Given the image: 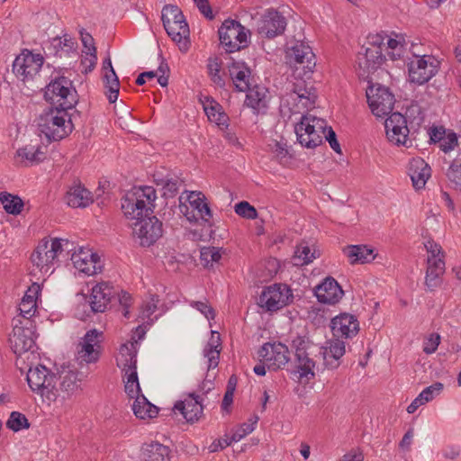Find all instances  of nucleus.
Masks as SVG:
<instances>
[{
    "label": "nucleus",
    "mask_w": 461,
    "mask_h": 461,
    "mask_svg": "<svg viewBox=\"0 0 461 461\" xmlns=\"http://www.w3.org/2000/svg\"><path fill=\"white\" fill-rule=\"evenodd\" d=\"M156 200L157 193L154 187L149 185L135 187L122 198V211L127 219L138 221L153 213Z\"/></svg>",
    "instance_id": "1"
},
{
    "label": "nucleus",
    "mask_w": 461,
    "mask_h": 461,
    "mask_svg": "<svg viewBox=\"0 0 461 461\" xmlns=\"http://www.w3.org/2000/svg\"><path fill=\"white\" fill-rule=\"evenodd\" d=\"M134 344V342L122 344L120 347L119 354L116 357L118 367L124 372L125 393L132 399L140 396V388L137 374L136 348Z\"/></svg>",
    "instance_id": "2"
},
{
    "label": "nucleus",
    "mask_w": 461,
    "mask_h": 461,
    "mask_svg": "<svg viewBox=\"0 0 461 461\" xmlns=\"http://www.w3.org/2000/svg\"><path fill=\"white\" fill-rule=\"evenodd\" d=\"M66 117V111L50 109L41 114L38 122L39 131L49 140H60L73 130L70 119L67 120Z\"/></svg>",
    "instance_id": "3"
},
{
    "label": "nucleus",
    "mask_w": 461,
    "mask_h": 461,
    "mask_svg": "<svg viewBox=\"0 0 461 461\" xmlns=\"http://www.w3.org/2000/svg\"><path fill=\"white\" fill-rule=\"evenodd\" d=\"M294 129L300 144L313 149L322 143L328 124L325 120L307 113L302 116Z\"/></svg>",
    "instance_id": "4"
},
{
    "label": "nucleus",
    "mask_w": 461,
    "mask_h": 461,
    "mask_svg": "<svg viewBox=\"0 0 461 461\" xmlns=\"http://www.w3.org/2000/svg\"><path fill=\"white\" fill-rule=\"evenodd\" d=\"M27 382L30 388L40 394L48 404L57 400L56 375L44 366L39 365L34 368H30L27 374Z\"/></svg>",
    "instance_id": "5"
},
{
    "label": "nucleus",
    "mask_w": 461,
    "mask_h": 461,
    "mask_svg": "<svg viewBox=\"0 0 461 461\" xmlns=\"http://www.w3.org/2000/svg\"><path fill=\"white\" fill-rule=\"evenodd\" d=\"M36 325L33 320L14 317L13 319V332L9 341L14 354L22 355L35 347Z\"/></svg>",
    "instance_id": "6"
},
{
    "label": "nucleus",
    "mask_w": 461,
    "mask_h": 461,
    "mask_svg": "<svg viewBox=\"0 0 461 461\" xmlns=\"http://www.w3.org/2000/svg\"><path fill=\"white\" fill-rule=\"evenodd\" d=\"M221 45L227 52L238 51L249 44L250 31L235 20H225L218 30Z\"/></svg>",
    "instance_id": "7"
},
{
    "label": "nucleus",
    "mask_w": 461,
    "mask_h": 461,
    "mask_svg": "<svg viewBox=\"0 0 461 461\" xmlns=\"http://www.w3.org/2000/svg\"><path fill=\"white\" fill-rule=\"evenodd\" d=\"M386 37L375 34L368 37L369 47L365 48V52H359L357 57V65L359 77H366L375 71L382 64L384 59L383 48Z\"/></svg>",
    "instance_id": "8"
},
{
    "label": "nucleus",
    "mask_w": 461,
    "mask_h": 461,
    "mask_svg": "<svg viewBox=\"0 0 461 461\" xmlns=\"http://www.w3.org/2000/svg\"><path fill=\"white\" fill-rule=\"evenodd\" d=\"M72 83L65 77H59L47 86L44 96L46 100L58 104L63 111L72 109L77 103L76 91L71 89Z\"/></svg>",
    "instance_id": "9"
},
{
    "label": "nucleus",
    "mask_w": 461,
    "mask_h": 461,
    "mask_svg": "<svg viewBox=\"0 0 461 461\" xmlns=\"http://www.w3.org/2000/svg\"><path fill=\"white\" fill-rule=\"evenodd\" d=\"M44 59L41 54H33L24 50L13 62V72L23 82H31L40 77Z\"/></svg>",
    "instance_id": "10"
},
{
    "label": "nucleus",
    "mask_w": 461,
    "mask_h": 461,
    "mask_svg": "<svg viewBox=\"0 0 461 461\" xmlns=\"http://www.w3.org/2000/svg\"><path fill=\"white\" fill-rule=\"evenodd\" d=\"M366 98L373 114L376 117L392 113L395 98L388 87L379 84L371 85L366 89Z\"/></svg>",
    "instance_id": "11"
},
{
    "label": "nucleus",
    "mask_w": 461,
    "mask_h": 461,
    "mask_svg": "<svg viewBox=\"0 0 461 461\" xmlns=\"http://www.w3.org/2000/svg\"><path fill=\"white\" fill-rule=\"evenodd\" d=\"M288 63L296 71L302 70L303 77L310 78L316 66L312 48L303 41H296L286 52Z\"/></svg>",
    "instance_id": "12"
},
{
    "label": "nucleus",
    "mask_w": 461,
    "mask_h": 461,
    "mask_svg": "<svg viewBox=\"0 0 461 461\" xmlns=\"http://www.w3.org/2000/svg\"><path fill=\"white\" fill-rule=\"evenodd\" d=\"M410 81L423 85L430 80L438 71L439 61L433 56H417L409 63Z\"/></svg>",
    "instance_id": "13"
},
{
    "label": "nucleus",
    "mask_w": 461,
    "mask_h": 461,
    "mask_svg": "<svg viewBox=\"0 0 461 461\" xmlns=\"http://www.w3.org/2000/svg\"><path fill=\"white\" fill-rule=\"evenodd\" d=\"M286 25V18L280 12L268 8L258 21L257 33L264 39H274L285 32Z\"/></svg>",
    "instance_id": "14"
},
{
    "label": "nucleus",
    "mask_w": 461,
    "mask_h": 461,
    "mask_svg": "<svg viewBox=\"0 0 461 461\" xmlns=\"http://www.w3.org/2000/svg\"><path fill=\"white\" fill-rule=\"evenodd\" d=\"M292 297V292L287 285L274 284L264 288L258 305L266 311L275 312L287 305Z\"/></svg>",
    "instance_id": "15"
},
{
    "label": "nucleus",
    "mask_w": 461,
    "mask_h": 461,
    "mask_svg": "<svg viewBox=\"0 0 461 461\" xmlns=\"http://www.w3.org/2000/svg\"><path fill=\"white\" fill-rule=\"evenodd\" d=\"M63 241L68 243V240L57 238L50 241L42 240L31 256L32 264L41 270L44 269L48 272L50 266L53 265L58 255L61 253Z\"/></svg>",
    "instance_id": "16"
},
{
    "label": "nucleus",
    "mask_w": 461,
    "mask_h": 461,
    "mask_svg": "<svg viewBox=\"0 0 461 461\" xmlns=\"http://www.w3.org/2000/svg\"><path fill=\"white\" fill-rule=\"evenodd\" d=\"M260 362L269 370L283 369L290 361V351L283 343H265L258 352Z\"/></svg>",
    "instance_id": "17"
},
{
    "label": "nucleus",
    "mask_w": 461,
    "mask_h": 461,
    "mask_svg": "<svg viewBox=\"0 0 461 461\" xmlns=\"http://www.w3.org/2000/svg\"><path fill=\"white\" fill-rule=\"evenodd\" d=\"M103 332L95 329L88 330L77 346V359L86 364H95L100 359L103 347Z\"/></svg>",
    "instance_id": "18"
},
{
    "label": "nucleus",
    "mask_w": 461,
    "mask_h": 461,
    "mask_svg": "<svg viewBox=\"0 0 461 461\" xmlns=\"http://www.w3.org/2000/svg\"><path fill=\"white\" fill-rule=\"evenodd\" d=\"M163 233L162 222L156 216H148L135 222L133 235L142 247L154 244Z\"/></svg>",
    "instance_id": "19"
},
{
    "label": "nucleus",
    "mask_w": 461,
    "mask_h": 461,
    "mask_svg": "<svg viewBox=\"0 0 461 461\" xmlns=\"http://www.w3.org/2000/svg\"><path fill=\"white\" fill-rule=\"evenodd\" d=\"M290 98L294 103L296 112L301 113V110H308L314 106L317 99L316 89L312 82L299 79L294 83Z\"/></svg>",
    "instance_id": "20"
},
{
    "label": "nucleus",
    "mask_w": 461,
    "mask_h": 461,
    "mask_svg": "<svg viewBox=\"0 0 461 461\" xmlns=\"http://www.w3.org/2000/svg\"><path fill=\"white\" fill-rule=\"evenodd\" d=\"M71 260L75 268L87 276L100 273L103 269V263L98 254L87 248H79L72 254Z\"/></svg>",
    "instance_id": "21"
},
{
    "label": "nucleus",
    "mask_w": 461,
    "mask_h": 461,
    "mask_svg": "<svg viewBox=\"0 0 461 461\" xmlns=\"http://www.w3.org/2000/svg\"><path fill=\"white\" fill-rule=\"evenodd\" d=\"M387 139L395 145L405 146L409 129L406 118L400 113H392L384 122Z\"/></svg>",
    "instance_id": "22"
},
{
    "label": "nucleus",
    "mask_w": 461,
    "mask_h": 461,
    "mask_svg": "<svg viewBox=\"0 0 461 461\" xmlns=\"http://www.w3.org/2000/svg\"><path fill=\"white\" fill-rule=\"evenodd\" d=\"M173 411H178L188 423H195L203 415V398L194 393H189L183 401L175 403Z\"/></svg>",
    "instance_id": "23"
},
{
    "label": "nucleus",
    "mask_w": 461,
    "mask_h": 461,
    "mask_svg": "<svg viewBox=\"0 0 461 461\" xmlns=\"http://www.w3.org/2000/svg\"><path fill=\"white\" fill-rule=\"evenodd\" d=\"M330 328L333 335L338 339L339 337L348 339L357 334L359 323L354 315L341 313L331 320Z\"/></svg>",
    "instance_id": "24"
},
{
    "label": "nucleus",
    "mask_w": 461,
    "mask_h": 461,
    "mask_svg": "<svg viewBox=\"0 0 461 461\" xmlns=\"http://www.w3.org/2000/svg\"><path fill=\"white\" fill-rule=\"evenodd\" d=\"M343 294V290L333 277L325 278L315 288L318 301L323 303L335 304L342 298Z\"/></svg>",
    "instance_id": "25"
},
{
    "label": "nucleus",
    "mask_w": 461,
    "mask_h": 461,
    "mask_svg": "<svg viewBox=\"0 0 461 461\" xmlns=\"http://www.w3.org/2000/svg\"><path fill=\"white\" fill-rule=\"evenodd\" d=\"M115 292L108 283H100L92 288L90 296L91 309L95 312H104L109 303L114 296Z\"/></svg>",
    "instance_id": "26"
},
{
    "label": "nucleus",
    "mask_w": 461,
    "mask_h": 461,
    "mask_svg": "<svg viewBox=\"0 0 461 461\" xmlns=\"http://www.w3.org/2000/svg\"><path fill=\"white\" fill-rule=\"evenodd\" d=\"M59 378L60 381L59 389L68 397L82 390L81 382L83 375L76 368H71L70 366H63L59 371Z\"/></svg>",
    "instance_id": "27"
},
{
    "label": "nucleus",
    "mask_w": 461,
    "mask_h": 461,
    "mask_svg": "<svg viewBox=\"0 0 461 461\" xmlns=\"http://www.w3.org/2000/svg\"><path fill=\"white\" fill-rule=\"evenodd\" d=\"M229 73L236 90L239 92H245L253 85L251 70L244 62L233 61L229 66Z\"/></svg>",
    "instance_id": "28"
},
{
    "label": "nucleus",
    "mask_w": 461,
    "mask_h": 461,
    "mask_svg": "<svg viewBox=\"0 0 461 461\" xmlns=\"http://www.w3.org/2000/svg\"><path fill=\"white\" fill-rule=\"evenodd\" d=\"M408 172L416 190L422 189L431 175L429 166L421 158H413L410 160Z\"/></svg>",
    "instance_id": "29"
},
{
    "label": "nucleus",
    "mask_w": 461,
    "mask_h": 461,
    "mask_svg": "<svg viewBox=\"0 0 461 461\" xmlns=\"http://www.w3.org/2000/svg\"><path fill=\"white\" fill-rule=\"evenodd\" d=\"M345 352V343L338 338L328 341L326 346L321 348L324 365L329 369H336L339 366V359Z\"/></svg>",
    "instance_id": "30"
},
{
    "label": "nucleus",
    "mask_w": 461,
    "mask_h": 461,
    "mask_svg": "<svg viewBox=\"0 0 461 461\" xmlns=\"http://www.w3.org/2000/svg\"><path fill=\"white\" fill-rule=\"evenodd\" d=\"M41 292V286L37 283H33L25 294L22 298L19 305V314L16 317H23V319L32 320L37 310V297Z\"/></svg>",
    "instance_id": "31"
},
{
    "label": "nucleus",
    "mask_w": 461,
    "mask_h": 461,
    "mask_svg": "<svg viewBox=\"0 0 461 461\" xmlns=\"http://www.w3.org/2000/svg\"><path fill=\"white\" fill-rule=\"evenodd\" d=\"M185 201L190 204L193 212H195L198 220L201 219L203 221L210 223L212 213L203 193L190 192L185 197Z\"/></svg>",
    "instance_id": "32"
},
{
    "label": "nucleus",
    "mask_w": 461,
    "mask_h": 461,
    "mask_svg": "<svg viewBox=\"0 0 461 461\" xmlns=\"http://www.w3.org/2000/svg\"><path fill=\"white\" fill-rule=\"evenodd\" d=\"M427 262L425 285L428 290L434 291L442 283V276L445 273V261L442 258H428Z\"/></svg>",
    "instance_id": "33"
},
{
    "label": "nucleus",
    "mask_w": 461,
    "mask_h": 461,
    "mask_svg": "<svg viewBox=\"0 0 461 461\" xmlns=\"http://www.w3.org/2000/svg\"><path fill=\"white\" fill-rule=\"evenodd\" d=\"M140 456L142 461H171L172 451L167 446L151 442L142 446Z\"/></svg>",
    "instance_id": "34"
},
{
    "label": "nucleus",
    "mask_w": 461,
    "mask_h": 461,
    "mask_svg": "<svg viewBox=\"0 0 461 461\" xmlns=\"http://www.w3.org/2000/svg\"><path fill=\"white\" fill-rule=\"evenodd\" d=\"M245 104L248 107L259 112L267 108L268 101V90L264 86L253 84L248 90Z\"/></svg>",
    "instance_id": "35"
},
{
    "label": "nucleus",
    "mask_w": 461,
    "mask_h": 461,
    "mask_svg": "<svg viewBox=\"0 0 461 461\" xmlns=\"http://www.w3.org/2000/svg\"><path fill=\"white\" fill-rule=\"evenodd\" d=\"M92 203L91 193L80 184L72 186L67 193V203L71 207H86Z\"/></svg>",
    "instance_id": "36"
},
{
    "label": "nucleus",
    "mask_w": 461,
    "mask_h": 461,
    "mask_svg": "<svg viewBox=\"0 0 461 461\" xmlns=\"http://www.w3.org/2000/svg\"><path fill=\"white\" fill-rule=\"evenodd\" d=\"M344 251L351 264L369 263L375 258L374 250L365 245L348 246Z\"/></svg>",
    "instance_id": "37"
},
{
    "label": "nucleus",
    "mask_w": 461,
    "mask_h": 461,
    "mask_svg": "<svg viewBox=\"0 0 461 461\" xmlns=\"http://www.w3.org/2000/svg\"><path fill=\"white\" fill-rule=\"evenodd\" d=\"M168 36L175 41L181 51H186L189 48V26L186 21H180L173 29L164 27Z\"/></svg>",
    "instance_id": "38"
},
{
    "label": "nucleus",
    "mask_w": 461,
    "mask_h": 461,
    "mask_svg": "<svg viewBox=\"0 0 461 461\" xmlns=\"http://www.w3.org/2000/svg\"><path fill=\"white\" fill-rule=\"evenodd\" d=\"M203 110L211 122H215L219 126L228 127L229 117L217 102L206 97L203 103Z\"/></svg>",
    "instance_id": "39"
},
{
    "label": "nucleus",
    "mask_w": 461,
    "mask_h": 461,
    "mask_svg": "<svg viewBox=\"0 0 461 461\" xmlns=\"http://www.w3.org/2000/svg\"><path fill=\"white\" fill-rule=\"evenodd\" d=\"M221 352L220 334L212 331L210 341L203 349V355L208 359V369L218 366Z\"/></svg>",
    "instance_id": "40"
},
{
    "label": "nucleus",
    "mask_w": 461,
    "mask_h": 461,
    "mask_svg": "<svg viewBox=\"0 0 461 461\" xmlns=\"http://www.w3.org/2000/svg\"><path fill=\"white\" fill-rule=\"evenodd\" d=\"M295 367L299 373L300 380L305 379L309 381L315 376L314 368L315 362L309 357L308 353L294 354Z\"/></svg>",
    "instance_id": "41"
},
{
    "label": "nucleus",
    "mask_w": 461,
    "mask_h": 461,
    "mask_svg": "<svg viewBox=\"0 0 461 461\" xmlns=\"http://www.w3.org/2000/svg\"><path fill=\"white\" fill-rule=\"evenodd\" d=\"M16 154L26 166L38 163L45 158V153L39 145L28 144L19 149Z\"/></svg>",
    "instance_id": "42"
},
{
    "label": "nucleus",
    "mask_w": 461,
    "mask_h": 461,
    "mask_svg": "<svg viewBox=\"0 0 461 461\" xmlns=\"http://www.w3.org/2000/svg\"><path fill=\"white\" fill-rule=\"evenodd\" d=\"M132 410L136 417L140 419H151L156 417L158 412V409L142 394L134 400Z\"/></svg>",
    "instance_id": "43"
},
{
    "label": "nucleus",
    "mask_w": 461,
    "mask_h": 461,
    "mask_svg": "<svg viewBox=\"0 0 461 461\" xmlns=\"http://www.w3.org/2000/svg\"><path fill=\"white\" fill-rule=\"evenodd\" d=\"M161 20L164 27L175 29L180 21H185L182 11L174 5H166L161 12Z\"/></svg>",
    "instance_id": "44"
},
{
    "label": "nucleus",
    "mask_w": 461,
    "mask_h": 461,
    "mask_svg": "<svg viewBox=\"0 0 461 461\" xmlns=\"http://www.w3.org/2000/svg\"><path fill=\"white\" fill-rule=\"evenodd\" d=\"M104 85L105 88V95L110 103H115L120 89V82L118 77L113 69L111 68L109 71H106L104 76Z\"/></svg>",
    "instance_id": "45"
},
{
    "label": "nucleus",
    "mask_w": 461,
    "mask_h": 461,
    "mask_svg": "<svg viewBox=\"0 0 461 461\" xmlns=\"http://www.w3.org/2000/svg\"><path fill=\"white\" fill-rule=\"evenodd\" d=\"M0 202L5 212L9 214L18 215L22 212L24 203L18 195L7 192L0 193Z\"/></svg>",
    "instance_id": "46"
},
{
    "label": "nucleus",
    "mask_w": 461,
    "mask_h": 461,
    "mask_svg": "<svg viewBox=\"0 0 461 461\" xmlns=\"http://www.w3.org/2000/svg\"><path fill=\"white\" fill-rule=\"evenodd\" d=\"M316 250L312 251L306 242L300 243L294 252V260L295 265H307L316 258Z\"/></svg>",
    "instance_id": "47"
},
{
    "label": "nucleus",
    "mask_w": 461,
    "mask_h": 461,
    "mask_svg": "<svg viewBox=\"0 0 461 461\" xmlns=\"http://www.w3.org/2000/svg\"><path fill=\"white\" fill-rule=\"evenodd\" d=\"M221 258L220 249L215 247H203L200 251L201 264L204 267H212Z\"/></svg>",
    "instance_id": "48"
},
{
    "label": "nucleus",
    "mask_w": 461,
    "mask_h": 461,
    "mask_svg": "<svg viewBox=\"0 0 461 461\" xmlns=\"http://www.w3.org/2000/svg\"><path fill=\"white\" fill-rule=\"evenodd\" d=\"M6 427L14 432H17L23 429H29L30 423L24 414L19 411H13L6 421Z\"/></svg>",
    "instance_id": "49"
},
{
    "label": "nucleus",
    "mask_w": 461,
    "mask_h": 461,
    "mask_svg": "<svg viewBox=\"0 0 461 461\" xmlns=\"http://www.w3.org/2000/svg\"><path fill=\"white\" fill-rule=\"evenodd\" d=\"M208 73L211 77V80L218 86L223 87L225 86V80L221 75V65L217 61V59H209L208 63Z\"/></svg>",
    "instance_id": "50"
},
{
    "label": "nucleus",
    "mask_w": 461,
    "mask_h": 461,
    "mask_svg": "<svg viewBox=\"0 0 461 461\" xmlns=\"http://www.w3.org/2000/svg\"><path fill=\"white\" fill-rule=\"evenodd\" d=\"M235 212L246 219L254 220L258 218V212L254 206L246 201L238 203L234 207Z\"/></svg>",
    "instance_id": "51"
},
{
    "label": "nucleus",
    "mask_w": 461,
    "mask_h": 461,
    "mask_svg": "<svg viewBox=\"0 0 461 461\" xmlns=\"http://www.w3.org/2000/svg\"><path fill=\"white\" fill-rule=\"evenodd\" d=\"M457 146V136L454 132L445 134L444 136L438 137V148L447 153Z\"/></svg>",
    "instance_id": "52"
},
{
    "label": "nucleus",
    "mask_w": 461,
    "mask_h": 461,
    "mask_svg": "<svg viewBox=\"0 0 461 461\" xmlns=\"http://www.w3.org/2000/svg\"><path fill=\"white\" fill-rule=\"evenodd\" d=\"M447 176L454 187L461 191V165L454 161L447 171Z\"/></svg>",
    "instance_id": "53"
},
{
    "label": "nucleus",
    "mask_w": 461,
    "mask_h": 461,
    "mask_svg": "<svg viewBox=\"0 0 461 461\" xmlns=\"http://www.w3.org/2000/svg\"><path fill=\"white\" fill-rule=\"evenodd\" d=\"M443 389V384L439 382L434 383L430 386L426 387L418 396L426 403L431 401L435 395L438 394Z\"/></svg>",
    "instance_id": "54"
},
{
    "label": "nucleus",
    "mask_w": 461,
    "mask_h": 461,
    "mask_svg": "<svg viewBox=\"0 0 461 461\" xmlns=\"http://www.w3.org/2000/svg\"><path fill=\"white\" fill-rule=\"evenodd\" d=\"M161 185L164 190V195L173 197L177 194L181 181L178 178H169L161 180Z\"/></svg>",
    "instance_id": "55"
},
{
    "label": "nucleus",
    "mask_w": 461,
    "mask_h": 461,
    "mask_svg": "<svg viewBox=\"0 0 461 461\" xmlns=\"http://www.w3.org/2000/svg\"><path fill=\"white\" fill-rule=\"evenodd\" d=\"M96 62V52H86V54L82 56L80 61L82 72L85 74L91 72L95 68Z\"/></svg>",
    "instance_id": "56"
},
{
    "label": "nucleus",
    "mask_w": 461,
    "mask_h": 461,
    "mask_svg": "<svg viewBox=\"0 0 461 461\" xmlns=\"http://www.w3.org/2000/svg\"><path fill=\"white\" fill-rule=\"evenodd\" d=\"M190 305L203 314L207 320L214 319L215 312L213 308L208 304L207 302L193 301L191 302Z\"/></svg>",
    "instance_id": "57"
},
{
    "label": "nucleus",
    "mask_w": 461,
    "mask_h": 461,
    "mask_svg": "<svg viewBox=\"0 0 461 461\" xmlns=\"http://www.w3.org/2000/svg\"><path fill=\"white\" fill-rule=\"evenodd\" d=\"M178 208L180 213L183 214L190 222H197L199 221L195 212H193L190 204H187L186 202L185 201V197L183 194L179 196Z\"/></svg>",
    "instance_id": "58"
},
{
    "label": "nucleus",
    "mask_w": 461,
    "mask_h": 461,
    "mask_svg": "<svg viewBox=\"0 0 461 461\" xmlns=\"http://www.w3.org/2000/svg\"><path fill=\"white\" fill-rule=\"evenodd\" d=\"M424 246L426 248V250L429 254L428 258H433V259L442 258V259H444V252L442 250L441 246L438 245V243H436L434 240H427L425 242Z\"/></svg>",
    "instance_id": "59"
},
{
    "label": "nucleus",
    "mask_w": 461,
    "mask_h": 461,
    "mask_svg": "<svg viewBox=\"0 0 461 461\" xmlns=\"http://www.w3.org/2000/svg\"><path fill=\"white\" fill-rule=\"evenodd\" d=\"M439 343H440V336L438 333H432L425 340L424 346H423V351L426 354H432L437 350Z\"/></svg>",
    "instance_id": "60"
},
{
    "label": "nucleus",
    "mask_w": 461,
    "mask_h": 461,
    "mask_svg": "<svg viewBox=\"0 0 461 461\" xmlns=\"http://www.w3.org/2000/svg\"><path fill=\"white\" fill-rule=\"evenodd\" d=\"M158 299L156 296H152L150 301L145 303L141 307V318L144 320L149 318L157 310Z\"/></svg>",
    "instance_id": "61"
},
{
    "label": "nucleus",
    "mask_w": 461,
    "mask_h": 461,
    "mask_svg": "<svg viewBox=\"0 0 461 461\" xmlns=\"http://www.w3.org/2000/svg\"><path fill=\"white\" fill-rule=\"evenodd\" d=\"M254 429L255 428L253 427V424L243 423L231 435L232 440H234V442H238L247 435L250 434Z\"/></svg>",
    "instance_id": "62"
},
{
    "label": "nucleus",
    "mask_w": 461,
    "mask_h": 461,
    "mask_svg": "<svg viewBox=\"0 0 461 461\" xmlns=\"http://www.w3.org/2000/svg\"><path fill=\"white\" fill-rule=\"evenodd\" d=\"M309 343L310 341L308 339L301 336L296 337L292 343V346L295 350L294 354L302 355L307 353L306 350L309 346Z\"/></svg>",
    "instance_id": "63"
},
{
    "label": "nucleus",
    "mask_w": 461,
    "mask_h": 461,
    "mask_svg": "<svg viewBox=\"0 0 461 461\" xmlns=\"http://www.w3.org/2000/svg\"><path fill=\"white\" fill-rule=\"evenodd\" d=\"M80 38L83 43L84 48L87 50L86 52H96V48L95 46L94 38L90 33L86 32L84 29L80 31Z\"/></svg>",
    "instance_id": "64"
}]
</instances>
